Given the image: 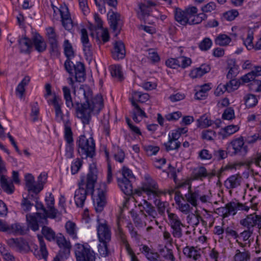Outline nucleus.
Returning a JSON list of instances; mask_svg holds the SVG:
<instances>
[{
    "instance_id": "1",
    "label": "nucleus",
    "mask_w": 261,
    "mask_h": 261,
    "mask_svg": "<svg viewBox=\"0 0 261 261\" xmlns=\"http://www.w3.org/2000/svg\"><path fill=\"white\" fill-rule=\"evenodd\" d=\"M97 169L94 166H90L86 176H82L78 183L79 189L75 192L74 201L77 207H83L88 194L92 195L95 185L97 179Z\"/></svg>"
},
{
    "instance_id": "2",
    "label": "nucleus",
    "mask_w": 261,
    "mask_h": 261,
    "mask_svg": "<svg viewBox=\"0 0 261 261\" xmlns=\"http://www.w3.org/2000/svg\"><path fill=\"white\" fill-rule=\"evenodd\" d=\"M103 107L101 95H97L91 103H77L75 108L76 116L84 125L89 124L91 119V114H97Z\"/></svg>"
},
{
    "instance_id": "3",
    "label": "nucleus",
    "mask_w": 261,
    "mask_h": 261,
    "mask_svg": "<svg viewBox=\"0 0 261 261\" xmlns=\"http://www.w3.org/2000/svg\"><path fill=\"white\" fill-rule=\"evenodd\" d=\"M188 186V193L185 196L187 201L193 206H197L198 204V200L201 203L209 202L211 198V193L210 190L201 186L191 189V186L188 182H184L179 186V187Z\"/></svg>"
},
{
    "instance_id": "4",
    "label": "nucleus",
    "mask_w": 261,
    "mask_h": 261,
    "mask_svg": "<svg viewBox=\"0 0 261 261\" xmlns=\"http://www.w3.org/2000/svg\"><path fill=\"white\" fill-rule=\"evenodd\" d=\"M257 196H254L250 200L252 203L251 207L255 208L258 201L256 200ZM251 206L247 205L246 203L243 204L239 202H230L227 203L225 206L218 208L217 210L218 213L221 215L223 218H226L229 215H235L238 210H244L248 211Z\"/></svg>"
},
{
    "instance_id": "5",
    "label": "nucleus",
    "mask_w": 261,
    "mask_h": 261,
    "mask_svg": "<svg viewBox=\"0 0 261 261\" xmlns=\"http://www.w3.org/2000/svg\"><path fill=\"white\" fill-rule=\"evenodd\" d=\"M168 224L172 230V234L174 239H180L183 236V228L185 224L182 219L178 215L167 211Z\"/></svg>"
},
{
    "instance_id": "6",
    "label": "nucleus",
    "mask_w": 261,
    "mask_h": 261,
    "mask_svg": "<svg viewBox=\"0 0 261 261\" xmlns=\"http://www.w3.org/2000/svg\"><path fill=\"white\" fill-rule=\"evenodd\" d=\"M78 152L81 155L92 158L95 154V145L92 137L87 138L84 135L79 137L77 142Z\"/></svg>"
},
{
    "instance_id": "7",
    "label": "nucleus",
    "mask_w": 261,
    "mask_h": 261,
    "mask_svg": "<svg viewBox=\"0 0 261 261\" xmlns=\"http://www.w3.org/2000/svg\"><path fill=\"white\" fill-rule=\"evenodd\" d=\"M76 261H95V253L88 244L75 245Z\"/></svg>"
},
{
    "instance_id": "8",
    "label": "nucleus",
    "mask_w": 261,
    "mask_h": 261,
    "mask_svg": "<svg viewBox=\"0 0 261 261\" xmlns=\"http://www.w3.org/2000/svg\"><path fill=\"white\" fill-rule=\"evenodd\" d=\"M97 231L99 242H109L111 239V231L110 226L105 220L97 219Z\"/></svg>"
},
{
    "instance_id": "9",
    "label": "nucleus",
    "mask_w": 261,
    "mask_h": 261,
    "mask_svg": "<svg viewBox=\"0 0 261 261\" xmlns=\"http://www.w3.org/2000/svg\"><path fill=\"white\" fill-rule=\"evenodd\" d=\"M60 249V252L63 253L62 257L67 258L70 253L72 247L70 241L67 239L61 233H58L55 241Z\"/></svg>"
},
{
    "instance_id": "10",
    "label": "nucleus",
    "mask_w": 261,
    "mask_h": 261,
    "mask_svg": "<svg viewBox=\"0 0 261 261\" xmlns=\"http://www.w3.org/2000/svg\"><path fill=\"white\" fill-rule=\"evenodd\" d=\"M138 207L140 208V213L143 217L147 219L148 217L152 219H155L158 216V213L155 207L146 200H142L139 204Z\"/></svg>"
},
{
    "instance_id": "11",
    "label": "nucleus",
    "mask_w": 261,
    "mask_h": 261,
    "mask_svg": "<svg viewBox=\"0 0 261 261\" xmlns=\"http://www.w3.org/2000/svg\"><path fill=\"white\" fill-rule=\"evenodd\" d=\"M187 12L189 15L188 24L190 25L199 24L207 18L203 13L197 14L198 9L195 6H189Z\"/></svg>"
},
{
    "instance_id": "12",
    "label": "nucleus",
    "mask_w": 261,
    "mask_h": 261,
    "mask_svg": "<svg viewBox=\"0 0 261 261\" xmlns=\"http://www.w3.org/2000/svg\"><path fill=\"white\" fill-rule=\"evenodd\" d=\"M231 145L233 150L232 153L234 155L243 157L245 156L248 152V147L245 145L244 139L242 137L232 140L231 142Z\"/></svg>"
},
{
    "instance_id": "13",
    "label": "nucleus",
    "mask_w": 261,
    "mask_h": 261,
    "mask_svg": "<svg viewBox=\"0 0 261 261\" xmlns=\"http://www.w3.org/2000/svg\"><path fill=\"white\" fill-rule=\"evenodd\" d=\"M240 224L247 229H253L257 225L259 229H261V216L259 215H249L245 219L240 221Z\"/></svg>"
},
{
    "instance_id": "14",
    "label": "nucleus",
    "mask_w": 261,
    "mask_h": 261,
    "mask_svg": "<svg viewBox=\"0 0 261 261\" xmlns=\"http://www.w3.org/2000/svg\"><path fill=\"white\" fill-rule=\"evenodd\" d=\"M38 238L39 242L40 248L38 250L37 246L34 244L31 245L32 249H34V254L38 259L43 258L46 260L48 256V251L46 248V244L42 236L38 235Z\"/></svg>"
},
{
    "instance_id": "15",
    "label": "nucleus",
    "mask_w": 261,
    "mask_h": 261,
    "mask_svg": "<svg viewBox=\"0 0 261 261\" xmlns=\"http://www.w3.org/2000/svg\"><path fill=\"white\" fill-rule=\"evenodd\" d=\"M142 190L148 196L153 195L158 196L161 193V192L158 188L156 182L152 179H148L147 181L143 185Z\"/></svg>"
},
{
    "instance_id": "16",
    "label": "nucleus",
    "mask_w": 261,
    "mask_h": 261,
    "mask_svg": "<svg viewBox=\"0 0 261 261\" xmlns=\"http://www.w3.org/2000/svg\"><path fill=\"white\" fill-rule=\"evenodd\" d=\"M7 243L11 247L20 251H28L30 248L28 242L22 238H11L7 240Z\"/></svg>"
},
{
    "instance_id": "17",
    "label": "nucleus",
    "mask_w": 261,
    "mask_h": 261,
    "mask_svg": "<svg viewBox=\"0 0 261 261\" xmlns=\"http://www.w3.org/2000/svg\"><path fill=\"white\" fill-rule=\"evenodd\" d=\"M59 11L63 27L67 30H71L73 27V21L68 8L66 6L62 7L59 9Z\"/></svg>"
},
{
    "instance_id": "18",
    "label": "nucleus",
    "mask_w": 261,
    "mask_h": 261,
    "mask_svg": "<svg viewBox=\"0 0 261 261\" xmlns=\"http://www.w3.org/2000/svg\"><path fill=\"white\" fill-rule=\"evenodd\" d=\"M108 15L111 28L114 31L117 32L116 35H117L120 32L119 27L121 23L120 15L113 11H110Z\"/></svg>"
},
{
    "instance_id": "19",
    "label": "nucleus",
    "mask_w": 261,
    "mask_h": 261,
    "mask_svg": "<svg viewBox=\"0 0 261 261\" xmlns=\"http://www.w3.org/2000/svg\"><path fill=\"white\" fill-rule=\"evenodd\" d=\"M187 11L188 7L185 10H182L179 8H175L174 10L175 20L182 25H186L189 22V15Z\"/></svg>"
},
{
    "instance_id": "20",
    "label": "nucleus",
    "mask_w": 261,
    "mask_h": 261,
    "mask_svg": "<svg viewBox=\"0 0 261 261\" xmlns=\"http://www.w3.org/2000/svg\"><path fill=\"white\" fill-rule=\"evenodd\" d=\"M112 54L115 60L122 59L124 58L125 56V46L121 41H116L114 43Z\"/></svg>"
},
{
    "instance_id": "21",
    "label": "nucleus",
    "mask_w": 261,
    "mask_h": 261,
    "mask_svg": "<svg viewBox=\"0 0 261 261\" xmlns=\"http://www.w3.org/2000/svg\"><path fill=\"white\" fill-rule=\"evenodd\" d=\"M25 185L29 192H32L35 194L39 193L42 190V185L35 184L34 177L31 174H28L25 176Z\"/></svg>"
},
{
    "instance_id": "22",
    "label": "nucleus",
    "mask_w": 261,
    "mask_h": 261,
    "mask_svg": "<svg viewBox=\"0 0 261 261\" xmlns=\"http://www.w3.org/2000/svg\"><path fill=\"white\" fill-rule=\"evenodd\" d=\"M182 252L187 258L195 261L201 256L200 249H197L193 246H187L183 248Z\"/></svg>"
},
{
    "instance_id": "23",
    "label": "nucleus",
    "mask_w": 261,
    "mask_h": 261,
    "mask_svg": "<svg viewBox=\"0 0 261 261\" xmlns=\"http://www.w3.org/2000/svg\"><path fill=\"white\" fill-rule=\"evenodd\" d=\"M74 77L77 82H83L86 79L85 66L82 62H77L73 65Z\"/></svg>"
},
{
    "instance_id": "24",
    "label": "nucleus",
    "mask_w": 261,
    "mask_h": 261,
    "mask_svg": "<svg viewBox=\"0 0 261 261\" xmlns=\"http://www.w3.org/2000/svg\"><path fill=\"white\" fill-rule=\"evenodd\" d=\"M118 184L122 191L126 195H131L133 193L132 180L129 178H118Z\"/></svg>"
},
{
    "instance_id": "25",
    "label": "nucleus",
    "mask_w": 261,
    "mask_h": 261,
    "mask_svg": "<svg viewBox=\"0 0 261 261\" xmlns=\"http://www.w3.org/2000/svg\"><path fill=\"white\" fill-rule=\"evenodd\" d=\"M242 179V176L239 174L232 175L225 181L224 185L228 189H234L241 185Z\"/></svg>"
},
{
    "instance_id": "26",
    "label": "nucleus",
    "mask_w": 261,
    "mask_h": 261,
    "mask_svg": "<svg viewBox=\"0 0 261 261\" xmlns=\"http://www.w3.org/2000/svg\"><path fill=\"white\" fill-rule=\"evenodd\" d=\"M27 221L28 226L34 231L39 229V222H42V220L46 219H41L36 215V213L34 214H27L26 215Z\"/></svg>"
},
{
    "instance_id": "27",
    "label": "nucleus",
    "mask_w": 261,
    "mask_h": 261,
    "mask_svg": "<svg viewBox=\"0 0 261 261\" xmlns=\"http://www.w3.org/2000/svg\"><path fill=\"white\" fill-rule=\"evenodd\" d=\"M48 103H51L55 110L56 116L57 118H62L63 117V112L61 110V105L62 104L61 98L55 93L53 94L52 99L48 100Z\"/></svg>"
},
{
    "instance_id": "28",
    "label": "nucleus",
    "mask_w": 261,
    "mask_h": 261,
    "mask_svg": "<svg viewBox=\"0 0 261 261\" xmlns=\"http://www.w3.org/2000/svg\"><path fill=\"white\" fill-rule=\"evenodd\" d=\"M131 103L134 107L133 112V119L134 121L138 123L141 121L138 118L137 115L141 117L146 118L147 115L144 110L138 105V104L135 101L134 97L130 99Z\"/></svg>"
},
{
    "instance_id": "29",
    "label": "nucleus",
    "mask_w": 261,
    "mask_h": 261,
    "mask_svg": "<svg viewBox=\"0 0 261 261\" xmlns=\"http://www.w3.org/2000/svg\"><path fill=\"white\" fill-rule=\"evenodd\" d=\"M210 67L208 65L202 64L199 67L192 70L190 73V76L192 79L201 77L204 74L210 71Z\"/></svg>"
},
{
    "instance_id": "30",
    "label": "nucleus",
    "mask_w": 261,
    "mask_h": 261,
    "mask_svg": "<svg viewBox=\"0 0 261 261\" xmlns=\"http://www.w3.org/2000/svg\"><path fill=\"white\" fill-rule=\"evenodd\" d=\"M46 204L48 209V217L50 218H55L57 216L58 211L54 207L55 199L51 194H50L45 199Z\"/></svg>"
},
{
    "instance_id": "31",
    "label": "nucleus",
    "mask_w": 261,
    "mask_h": 261,
    "mask_svg": "<svg viewBox=\"0 0 261 261\" xmlns=\"http://www.w3.org/2000/svg\"><path fill=\"white\" fill-rule=\"evenodd\" d=\"M66 232L73 240L77 239V228L75 223L71 221H68L65 225Z\"/></svg>"
},
{
    "instance_id": "32",
    "label": "nucleus",
    "mask_w": 261,
    "mask_h": 261,
    "mask_svg": "<svg viewBox=\"0 0 261 261\" xmlns=\"http://www.w3.org/2000/svg\"><path fill=\"white\" fill-rule=\"evenodd\" d=\"M41 232L45 238L49 242H54L58 236V233L56 234L53 229L46 226L42 228Z\"/></svg>"
},
{
    "instance_id": "33",
    "label": "nucleus",
    "mask_w": 261,
    "mask_h": 261,
    "mask_svg": "<svg viewBox=\"0 0 261 261\" xmlns=\"http://www.w3.org/2000/svg\"><path fill=\"white\" fill-rule=\"evenodd\" d=\"M241 85H243L241 78L239 80L232 79L230 80V81L226 85H223V87L225 89V90L230 92L238 89Z\"/></svg>"
},
{
    "instance_id": "34",
    "label": "nucleus",
    "mask_w": 261,
    "mask_h": 261,
    "mask_svg": "<svg viewBox=\"0 0 261 261\" xmlns=\"http://www.w3.org/2000/svg\"><path fill=\"white\" fill-rule=\"evenodd\" d=\"M106 204L105 193L99 190L98 197L96 199V204L95 205V210L97 212H101Z\"/></svg>"
},
{
    "instance_id": "35",
    "label": "nucleus",
    "mask_w": 261,
    "mask_h": 261,
    "mask_svg": "<svg viewBox=\"0 0 261 261\" xmlns=\"http://www.w3.org/2000/svg\"><path fill=\"white\" fill-rule=\"evenodd\" d=\"M33 42L35 49L39 52H42L45 50L46 43L40 35L35 36L33 38Z\"/></svg>"
},
{
    "instance_id": "36",
    "label": "nucleus",
    "mask_w": 261,
    "mask_h": 261,
    "mask_svg": "<svg viewBox=\"0 0 261 261\" xmlns=\"http://www.w3.org/2000/svg\"><path fill=\"white\" fill-rule=\"evenodd\" d=\"M19 43L21 52H30V49L32 48L33 45V42L29 38L24 37L19 40Z\"/></svg>"
},
{
    "instance_id": "37",
    "label": "nucleus",
    "mask_w": 261,
    "mask_h": 261,
    "mask_svg": "<svg viewBox=\"0 0 261 261\" xmlns=\"http://www.w3.org/2000/svg\"><path fill=\"white\" fill-rule=\"evenodd\" d=\"M0 182L2 189L6 193L12 194L14 192V187L13 183L9 181L4 175L1 176Z\"/></svg>"
},
{
    "instance_id": "38",
    "label": "nucleus",
    "mask_w": 261,
    "mask_h": 261,
    "mask_svg": "<svg viewBox=\"0 0 261 261\" xmlns=\"http://www.w3.org/2000/svg\"><path fill=\"white\" fill-rule=\"evenodd\" d=\"M142 252L144 253L146 257L149 261H158L159 255L157 252H153L146 245H144L142 248Z\"/></svg>"
},
{
    "instance_id": "39",
    "label": "nucleus",
    "mask_w": 261,
    "mask_h": 261,
    "mask_svg": "<svg viewBox=\"0 0 261 261\" xmlns=\"http://www.w3.org/2000/svg\"><path fill=\"white\" fill-rule=\"evenodd\" d=\"M110 71L112 76L119 81L123 80V74L121 67L119 65H113L110 66Z\"/></svg>"
},
{
    "instance_id": "40",
    "label": "nucleus",
    "mask_w": 261,
    "mask_h": 261,
    "mask_svg": "<svg viewBox=\"0 0 261 261\" xmlns=\"http://www.w3.org/2000/svg\"><path fill=\"white\" fill-rule=\"evenodd\" d=\"M234 261H249L250 259V253L248 251H241L237 249L233 256Z\"/></svg>"
},
{
    "instance_id": "41",
    "label": "nucleus",
    "mask_w": 261,
    "mask_h": 261,
    "mask_svg": "<svg viewBox=\"0 0 261 261\" xmlns=\"http://www.w3.org/2000/svg\"><path fill=\"white\" fill-rule=\"evenodd\" d=\"M208 173L205 167L201 166L194 169L192 176L194 179H202L207 176Z\"/></svg>"
},
{
    "instance_id": "42",
    "label": "nucleus",
    "mask_w": 261,
    "mask_h": 261,
    "mask_svg": "<svg viewBox=\"0 0 261 261\" xmlns=\"http://www.w3.org/2000/svg\"><path fill=\"white\" fill-rule=\"evenodd\" d=\"M160 253L161 256L166 260L169 261H175L173 251L171 249L168 248L165 246L164 248L160 249Z\"/></svg>"
},
{
    "instance_id": "43",
    "label": "nucleus",
    "mask_w": 261,
    "mask_h": 261,
    "mask_svg": "<svg viewBox=\"0 0 261 261\" xmlns=\"http://www.w3.org/2000/svg\"><path fill=\"white\" fill-rule=\"evenodd\" d=\"M245 105L247 108H252L256 105L258 100L255 95L252 94H248L244 97Z\"/></svg>"
},
{
    "instance_id": "44",
    "label": "nucleus",
    "mask_w": 261,
    "mask_h": 261,
    "mask_svg": "<svg viewBox=\"0 0 261 261\" xmlns=\"http://www.w3.org/2000/svg\"><path fill=\"white\" fill-rule=\"evenodd\" d=\"M7 233L22 234L24 233V229L19 223H16L9 224Z\"/></svg>"
},
{
    "instance_id": "45",
    "label": "nucleus",
    "mask_w": 261,
    "mask_h": 261,
    "mask_svg": "<svg viewBox=\"0 0 261 261\" xmlns=\"http://www.w3.org/2000/svg\"><path fill=\"white\" fill-rule=\"evenodd\" d=\"M63 91L67 107L70 109L73 108L74 105L71 96L70 90L67 87L64 86L63 88Z\"/></svg>"
},
{
    "instance_id": "46",
    "label": "nucleus",
    "mask_w": 261,
    "mask_h": 261,
    "mask_svg": "<svg viewBox=\"0 0 261 261\" xmlns=\"http://www.w3.org/2000/svg\"><path fill=\"white\" fill-rule=\"evenodd\" d=\"M130 214L133 218L135 225L138 227H143L146 226V223L144 220V217H140L138 214L134 212L131 211Z\"/></svg>"
},
{
    "instance_id": "47",
    "label": "nucleus",
    "mask_w": 261,
    "mask_h": 261,
    "mask_svg": "<svg viewBox=\"0 0 261 261\" xmlns=\"http://www.w3.org/2000/svg\"><path fill=\"white\" fill-rule=\"evenodd\" d=\"M188 223L193 226H197L201 220L202 222L204 221L202 219L201 217L198 214L191 213L187 217Z\"/></svg>"
},
{
    "instance_id": "48",
    "label": "nucleus",
    "mask_w": 261,
    "mask_h": 261,
    "mask_svg": "<svg viewBox=\"0 0 261 261\" xmlns=\"http://www.w3.org/2000/svg\"><path fill=\"white\" fill-rule=\"evenodd\" d=\"M239 129V127L237 125H229L225 127L221 133L223 138L227 137L235 133Z\"/></svg>"
},
{
    "instance_id": "49",
    "label": "nucleus",
    "mask_w": 261,
    "mask_h": 261,
    "mask_svg": "<svg viewBox=\"0 0 261 261\" xmlns=\"http://www.w3.org/2000/svg\"><path fill=\"white\" fill-rule=\"evenodd\" d=\"M118 225V229H117V234L118 237H119L120 239L122 241V242L124 244L126 249L127 250V252H132V249L130 248L127 240L126 239V237L123 233L122 228L120 227L119 225V222L118 221L117 222Z\"/></svg>"
},
{
    "instance_id": "50",
    "label": "nucleus",
    "mask_w": 261,
    "mask_h": 261,
    "mask_svg": "<svg viewBox=\"0 0 261 261\" xmlns=\"http://www.w3.org/2000/svg\"><path fill=\"white\" fill-rule=\"evenodd\" d=\"M231 38L225 34L219 35L215 39V43L220 46H226L231 41Z\"/></svg>"
},
{
    "instance_id": "51",
    "label": "nucleus",
    "mask_w": 261,
    "mask_h": 261,
    "mask_svg": "<svg viewBox=\"0 0 261 261\" xmlns=\"http://www.w3.org/2000/svg\"><path fill=\"white\" fill-rule=\"evenodd\" d=\"M139 9L140 11L138 12V16L141 19H144L146 17L149 15V13L151 11V8H149L148 5L145 4H140L139 5Z\"/></svg>"
},
{
    "instance_id": "52",
    "label": "nucleus",
    "mask_w": 261,
    "mask_h": 261,
    "mask_svg": "<svg viewBox=\"0 0 261 261\" xmlns=\"http://www.w3.org/2000/svg\"><path fill=\"white\" fill-rule=\"evenodd\" d=\"M65 138L68 144L73 142L72 133L69 122H66L64 124Z\"/></svg>"
},
{
    "instance_id": "53",
    "label": "nucleus",
    "mask_w": 261,
    "mask_h": 261,
    "mask_svg": "<svg viewBox=\"0 0 261 261\" xmlns=\"http://www.w3.org/2000/svg\"><path fill=\"white\" fill-rule=\"evenodd\" d=\"M198 126L201 128H206L212 125V121L208 116L204 114L197 120Z\"/></svg>"
},
{
    "instance_id": "54",
    "label": "nucleus",
    "mask_w": 261,
    "mask_h": 261,
    "mask_svg": "<svg viewBox=\"0 0 261 261\" xmlns=\"http://www.w3.org/2000/svg\"><path fill=\"white\" fill-rule=\"evenodd\" d=\"M64 50L65 55L68 59L74 57V51L72 46L68 40L64 41Z\"/></svg>"
},
{
    "instance_id": "55",
    "label": "nucleus",
    "mask_w": 261,
    "mask_h": 261,
    "mask_svg": "<svg viewBox=\"0 0 261 261\" xmlns=\"http://www.w3.org/2000/svg\"><path fill=\"white\" fill-rule=\"evenodd\" d=\"M46 35L49 43L58 42V36L53 28L49 27L46 29Z\"/></svg>"
},
{
    "instance_id": "56",
    "label": "nucleus",
    "mask_w": 261,
    "mask_h": 261,
    "mask_svg": "<svg viewBox=\"0 0 261 261\" xmlns=\"http://www.w3.org/2000/svg\"><path fill=\"white\" fill-rule=\"evenodd\" d=\"M114 157L116 161L122 163L125 158L124 152L119 147H115Z\"/></svg>"
},
{
    "instance_id": "57",
    "label": "nucleus",
    "mask_w": 261,
    "mask_h": 261,
    "mask_svg": "<svg viewBox=\"0 0 261 261\" xmlns=\"http://www.w3.org/2000/svg\"><path fill=\"white\" fill-rule=\"evenodd\" d=\"M181 143L179 141H175L169 140L167 143H164L166 149L167 151L178 149L180 146Z\"/></svg>"
},
{
    "instance_id": "58",
    "label": "nucleus",
    "mask_w": 261,
    "mask_h": 261,
    "mask_svg": "<svg viewBox=\"0 0 261 261\" xmlns=\"http://www.w3.org/2000/svg\"><path fill=\"white\" fill-rule=\"evenodd\" d=\"M143 149L145 151L147 155L148 156L156 154L160 150L159 147L150 145L144 146Z\"/></svg>"
},
{
    "instance_id": "59",
    "label": "nucleus",
    "mask_w": 261,
    "mask_h": 261,
    "mask_svg": "<svg viewBox=\"0 0 261 261\" xmlns=\"http://www.w3.org/2000/svg\"><path fill=\"white\" fill-rule=\"evenodd\" d=\"M212 45L211 40L208 38H205L199 43L198 46L201 50L206 51L211 48Z\"/></svg>"
},
{
    "instance_id": "60",
    "label": "nucleus",
    "mask_w": 261,
    "mask_h": 261,
    "mask_svg": "<svg viewBox=\"0 0 261 261\" xmlns=\"http://www.w3.org/2000/svg\"><path fill=\"white\" fill-rule=\"evenodd\" d=\"M83 92V94L86 100L85 103H91V101L94 99L92 98V91L89 87H86L84 88H81Z\"/></svg>"
},
{
    "instance_id": "61",
    "label": "nucleus",
    "mask_w": 261,
    "mask_h": 261,
    "mask_svg": "<svg viewBox=\"0 0 261 261\" xmlns=\"http://www.w3.org/2000/svg\"><path fill=\"white\" fill-rule=\"evenodd\" d=\"M252 71L241 77V80L243 85L247 83H251L255 79V76Z\"/></svg>"
},
{
    "instance_id": "62",
    "label": "nucleus",
    "mask_w": 261,
    "mask_h": 261,
    "mask_svg": "<svg viewBox=\"0 0 261 261\" xmlns=\"http://www.w3.org/2000/svg\"><path fill=\"white\" fill-rule=\"evenodd\" d=\"M249 88L251 91L255 92H261V81L255 80L249 85Z\"/></svg>"
},
{
    "instance_id": "63",
    "label": "nucleus",
    "mask_w": 261,
    "mask_h": 261,
    "mask_svg": "<svg viewBox=\"0 0 261 261\" xmlns=\"http://www.w3.org/2000/svg\"><path fill=\"white\" fill-rule=\"evenodd\" d=\"M83 165V161L80 159H76L73 162L71 166V170L72 174H75L78 172Z\"/></svg>"
},
{
    "instance_id": "64",
    "label": "nucleus",
    "mask_w": 261,
    "mask_h": 261,
    "mask_svg": "<svg viewBox=\"0 0 261 261\" xmlns=\"http://www.w3.org/2000/svg\"><path fill=\"white\" fill-rule=\"evenodd\" d=\"M50 45V53L51 57H58L60 55L58 42L49 43Z\"/></svg>"
}]
</instances>
